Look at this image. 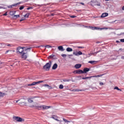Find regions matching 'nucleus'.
<instances>
[{
	"label": "nucleus",
	"instance_id": "35",
	"mask_svg": "<svg viewBox=\"0 0 124 124\" xmlns=\"http://www.w3.org/2000/svg\"><path fill=\"white\" fill-rule=\"evenodd\" d=\"M94 30H100V28L98 27H94Z\"/></svg>",
	"mask_w": 124,
	"mask_h": 124
},
{
	"label": "nucleus",
	"instance_id": "51",
	"mask_svg": "<svg viewBox=\"0 0 124 124\" xmlns=\"http://www.w3.org/2000/svg\"><path fill=\"white\" fill-rule=\"evenodd\" d=\"M104 30H108V28H104Z\"/></svg>",
	"mask_w": 124,
	"mask_h": 124
},
{
	"label": "nucleus",
	"instance_id": "11",
	"mask_svg": "<svg viewBox=\"0 0 124 124\" xmlns=\"http://www.w3.org/2000/svg\"><path fill=\"white\" fill-rule=\"evenodd\" d=\"M44 87H46L47 89H48V90H51V89H53V87L49 86V85L48 84H44L43 85Z\"/></svg>",
	"mask_w": 124,
	"mask_h": 124
},
{
	"label": "nucleus",
	"instance_id": "25",
	"mask_svg": "<svg viewBox=\"0 0 124 124\" xmlns=\"http://www.w3.org/2000/svg\"><path fill=\"white\" fill-rule=\"evenodd\" d=\"M114 90H117V91H120V92H122V90L120 89L119 87L117 86L114 87Z\"/></svg>",
	"mask_w": 124,
	"mask_h": 124
},
{
	"label": "nucleus",
	"instance_id": "34",
	"mask_svg": "<svg viewBox=\"0 0 124 124\" xmlns=\"http://www.w3.org/2000/svg\"><path fill=\"white\" fill-rule=\"evenodd\" d=\"M20 10H22L24 9V6H21L19 8Z\"/></svg>",
	"mask_w": 124,
	"mask_h": 124
},
{
	"label": "nucleus",
	"instance_id": "42",
	"mask_svg": "<svg viewBox=\"0 0 124 124\" xmlns=\"http://www.w3.org/2000/svg\"><path fill=\"white\" fill-rule=\"evenodd\" d=\"M7 15V12H6L4 15L3 16H6Z\"/></svg>",
	"mask_w": 124,
	"mask_h": 124
},
{
	"label": "nucleus",
	"instance_id": "28",
	"mask_svg": "<svg viewBox=\"0 0 124 124\" xmlns=\"http://www.w3.org/2000/svg\"><path fill=\"white\" fill-rule=\"evenodd\" d=\"M59 89H63V85H62V84H60L59 85Z\"/></svg>",
	"mask_w": 124,
	"mask_h": 124
},
{
	"label": "nucleus",
	"instance_id": "2",
	"mask_svg": "<svg viewBox=\"0 0 124 124\" xmlns=\"http://www.w3.org/2000/svg\"><path fill=\"white\" fill-rule=\"evenodd\" d=\"M32 107H39V108H42V110H47V109H49V108H51V106H47L45 105H43L41 106H38V105L34 104L31 106Z\"/></svg>",
	"mask_w": 124,
	"mask_h": 124
},
{
	"label": "nucleus",
	"instance_id": "8",
	"mask_svg": "<svg viewBox=\"0 0 124 124\" xmlns=\"http://www.w3.org/2000/svg\"><path fill=\"white\" fill-rule=\"evenodd\" d=\"M21 58L23 59V60H26L27 58H28V56L27 55V53H23L21 54Z\"/></svg>",
	"mask_w": 124,
	"mask_h": 124
},
{
	"label": "nucleus",
	"instance_id": "57",
	"mask_svg": "<svg viewBox=\"0 0 124 124\" xmlns=\"http://www.w3.org/2000/svg\"><path fill=\"white\" fill-rule=\"evenodd\" d=\"M85 28H88V26H85Z\"/></svg>",
	"mask_w": 124,
	"mask_h": 124
},
{
	"label": "nucleus",
	"instance_id": "22",
	"mask_svg": "<svg viewBox=\"0 0 124 124\" xmlns=\"http://www.w3.org/2000/svg\"><path fill=\"white\" fill-rule=\"evenodd\" d=\"M92 77H87L85 78H82L83 80H86V79H91Z\"/></svg>",
	"mask_w": 124,
	"mask_h": 124
},
{
	"label": "nucleus",
	"instance_id": "52",
	"mask_svg": "<svg viewBox=\"0 0 124 124\" xmlns=\"http://www.w3.org/2000/svg\"><path fill=\"white\" fill-rule=\"evenodd\" d=\"M28 86H32L31 83L30 84H28Z\"/></svg>",
	"mask_w": 124,
	"mask_h": 124
},
{
	"label": "nucleus",
	"instance_id": "1",
	"mask_svg": "<svg viewBox=\"0 0 124 124\" xmlns=\"http://www.w3.org/2000/svg\"><path fill=\"white\" fill-rule=\"evenodd\" d=\"M51 118L53 119V120L57 121V122H59V124H68V123H72V124H73V122L69 121L65 118H63V121L62 120H59L58 119H59V117H58L57 115H53Z\"/></svg>",
	"mask_w": 124,
	"mask_h": 124
},
{
	"label": "nucleus",
	"instance_id": "46",
	"mask_svg": "<svg viewBox=\"0 0 124 124\" xmlns=\"http://www.w3.org/2000/svg\"><path fill=\"white\" fill-rule=\"evenodd\" d=\"M20 102V100H16V103H18V102Z\"/></svg>",
	"mask_w": 124,
	"mask_h": 124
},
{
	"label": "nucleus",
	"instance_id": "40",
	"mask_svg": "<svg viewBox=\"0 0 124 124\" xmlns=\"http://www.w3.org/2000/svg\"><path fill=\"white\" fill-rule=\"evenodd\" d=\"M89 28H91L92 29V30H95V29H94V27H89Z\"/></svg>",
	"mask_w": 124,
	"mask_h": 124
},
{
	"label": "nucleus",
	"instance_id": "31",
	"mask_svg": "<svg viewBox=\"0 0 124 124\" xmlns=\"http://www.w3.org/2000/svg\"><path fill=\"white\" fill-rule=\"evenodd\" d=\"M83 90L76 89L75 92H82Z\"/></svg>",
	"mask_w": 124,
	"mask_h": 124
},
{
	"label": "nucleus",
	"instance_id": "50",
	"mask_svg": "<svg viewBox=\"0 0 124 124\" xmlns=\"http://www.w3.org/2000/svg\"><path fill=\"white\" fill-rule=\"evenodd\" d=\"M122 60H124V56H122Z\"/></svg>",
	"mask_w": 124,
	"mask_h": 124
},
{
	"label": "nucleus",
	"instance_id": "49",
	"mask_svg": "<svg viewBox=\"0 0 124 124\" xmlns=\"http://www.w3.org/2000/svg\"><path fill=\"white\" fill-rule=\"evenodd\" d=\"M100 30L101 31L102 30H104V28H100Z\"/></svg>",
	"mask_w": 124,
	"mask_h": 124
},
{
	"label": "nucleus",
	"instance_id": "60",
	"mask_svg": "<svg viewBox=\"0 0 124 124\" xmlns=\"http://www.w3.org/2000/svg\"><path fill=\"white\" fill-rule=\"evenodd\" d=\"M0 8H1V7H0Z\"/></svg>",
	"mask_w": 124,
	"mask_h": 124
},
{
	"label": "nucleus",
	"instance_id": "39",
	"mask_svg": "<svg viewBox=\"0 0 124 124\" xmlns=\"http://www.w3.org/2000/svg\"><path fill=\"white\" fill-rule=\"evenodd\" d=\"M53 57V55H50V56H49L48 59H51Z\"/></svg>",
	"mask_w": 124,
	"mask_h": 124
},
{
	"label": "nucleus",
	"instance_id": "48",
	"mask_svg": "<svg viewBox=\"0 0 124 124\" xmlns=\"http://www.w3.org/2000/svg\"><path fill=\"white\" fill-rule=\"evenodd\" d=\"M101 76H102V75H97V77H100Z\"/></svg>",
	"mask_w": 124,
	"mask_h": 124
},
{
	"label": "nucleus",
	"instance_id": "47",
	"mask_svg": "<svg viewBox=\"0 0 124 124\" xmlns=\"http://www.w3.org/2000/svg\"><path fill=\"white\" fill-rule=\"evenodd\" d=\"M78 48H83V47H82V46H78Z\"/></svg>",
	"mask_w": 124,
	"mask_h": 124
},
{
	"label": "nucleus",
	"instance_id": "53",
	"mask_svg": "<svg viewBox=\"0 0 124 124\" xmlns=\"http://www.w3.org/2000/svg\"><path fill=\"white\" fill-rule=\"evenodd\" d=\"M122 10H124V6L122 7Z\"/></svg>",
	"mask_w": 124,
	"mask_h": 124
},
{
	"label": "nucleus",
	"instance_id": "37",
	"mask_svg": "<svg viewBox=\"0 0 124 124\" xmlns=\"http://www.w3.org/2000/svg\"><path fill=\"white\" fill-rule=\"evenodd\" d=\"M100 85H101V86H103V85H104V84L103 83V82H100Z\"/></svg>",
	"mask_w": 124,
	"mask_h": 124
},
{
	"label": "nucleus",
	"instance_id": "12",
	"mask_svg": "<svg viewBox=\"0 0 124 124\" xmlns=\"http://www.w3.org/2000/svg\"><path fill=\"white\" fill-rule=\"evenodd\" d=\"M107 16H108V13H104L102 14L101 17L102 18H105V17H107Z\"/></svg>",
	"mask_w": 124,
	"mask_h": 124
},
{
	"label": "nucleus",
	"instance_id": "20",
	"mask_svg": "<svg viewBox=\"0 0 124 124\" xmlns=\"http://www.w3.org/2000/svg\"><path fill=\"white\" fill-rule=\"evenodd\" d=\"M5 95V93L0 92V97H2L3 96Z\"/></svg>",
	"mask_w": 124,
	"mask_h": 124
},
{
	"label": "nucleus",
	"instance_id": "38",
	"mask_svg": "<svg viewBox=\"0 0 124 124\" xmlns=\"http://www.w3.org/2000/svg\"><path fill=\"white\" fill-rule=\"evenodd\" d=\"M121 42H124V39H121L120 40Z\"/></svg>",
	"mask_w": 124,
	"mask_h": 124
},
{
	"label": "nucleus",
	"instance_id": "16",
	"mask_svg": "<svg viewBox=\"0 0 124 124\" xmlns=\"http://www.w3.org/2000/svg\"><path fill=\"white\" fill-rule=\"evenodd\" d=\"M58 48L59 49V51H63V47H62V46H61L58 47Z\"/></svg>",
	"mask_w": 124,
	"mask_h": 124
},
{
	"label": "nucleus",
	"instance_id": "21",
	"mask_svg": "<svg viewBox=\"0 0 124 124\" xmlns=\"http://www.w3.org/2000/svg\"><path fill=\"white\" fill-rule=\"evenodd\" d=\"M89 63H91V64H94V63H95V62H96V61H89Z\"/></svg>",
	"mask_w": 124,
	"mask_h": 124
},
{
	"label": "nucleus",
	"instance_id": "18",
	"mask_svg": "<svg viewBox=\"0 0 124 124\" xmlns=\"http://www.w3.org/2000/svg\"><path fill=\"white\" fill-rule=\"evenodd\" d=\"M66 51H67V52H72L73 51V50L72 49V48H71L70 47H67L66 48Z\"/></svg>",
	"mask_w": 124,
	"mask_h": 124
},
{
	"label": "nucleus",
	"instance_id": "17",
	"mask_svg": "<svg viewBox=\"0 0 124 124\" xmlns=\"http://www.w3.org/2000/svg\"><path fill=\"white\" fill-rule=\"evenodd\" d=\"M58 67V64L57 63H55L52 66V69H56Z\"/></svg>",
	"mask_w": 124,
	"mask_h": 124
},
{
	"label": "nucleus",
	"instance_id": "24",
	"mask_svg": "<svg viewBox=\"0 0 124 124\" xmlns=\"http://www.w3.org/2000/svg\"><path fill=\"white\" fill-rule=\"evenodd\" d=\"M29 16H30V14H29V13H28V14H26V15H25L24 16V17H25V18H29Z\"/></svg>",
	"mask_w": 124,
	"mask_h": 124
},
{
	"label": "nucleus",
	"instance_id": "59",
	"mask_svg": "<svg viewBox=\"0 0 124 124\" xmlns=\"http://www.w3.org/2000/svg\"><path fill=\"white\" fill-rule=\"evenodd\" d=\"M29 49H30V48H27V50H29Z\"/></svg>",
	"mask_w": 124,
	"mask_h": 124
},
{
	"label": "nucleus",
	"instance_id": "30",
	"mask_svg": "<svg viewBox=\"0 0 124 124\" xmlns=\"http://www.w3.org/2000/svg\"><path fill=\"white\" fill-rule=\"evenodd\" d=\"M79 55H83V53L81 51H78V55L79 56Z\"/></svg>",
	"mask_w": 124,
	"mask_h": 124
},
{
	"label": "nucleus",
	"instance_id": "13",
	"mask_svg": "<svg viewBox=\"0 0 124 124\" xmlns=\"http://www.w3.org/2000/svg\"><path fill=\"white\" fill-rule=\"evenodd\" d=\"M81 66H82V65L81 64H77L75 65V67L77 69H78L80 68V67H81Z\"/></svg>",
	"mask_w": 124,
	"mask_h": 124
},
{
	"label": "nucleus",
	"instance_id": "5",
	"mask_svg": "<svg viewBox=\"0 0 124 124\" xmlns=\"http://www.w3.org/2000/svg\"><path fill=\"white\" fill-rule=\"evenodd\" d=\"M27 100V97H23L22 98L19 100V104H24V105H27V103L26 102Z\"/></svg>",
	"mask_w": 124,
	"mask_h": 124
},
{
	"label": "nucleus",
	"instance_id": "9",
	"mask_svg": "<svg viewBox=\"0 0 124 124\" xmlns=\"http://www.w3.org/2000/svg\"><path fill=\"white\" fill-rule=\"evenodd\" d=\"M43 81H39L37 82H34L31 83L32 86H35V85H37L38 84H40V83H43Z\"/></svg>",
	"mask_w": 124,
	"mask_h": 124
},
{
	"label": "nucleus",
	"instance_id": "54",
	"mask_svg": "<svg viewBox=\"0 0 124 124\" xmlns=\"http://www.w3.org/2000/svg\"><path fill=\"white\" fill-rule=\"evenodd\" d=\"M81 4H82V5H84V3H80Z\"/></svg>",
	"mask_w": 124,
	"mask_h": 124
},
{
	"label": "nucleus",
	"instance_id": "29",
	"mask_svg": "<svg viewBox=\"0 0 124 124\" xmlns=\"http://www.w3.org/2000/svg\"><path fill=\"white\" fill-rule=\"evenodd\" d=\"M14 17H16V18H19V17H20V15H14Z\"/></svg>",
	"mask_w": 124,
	"mask_h": 124
},
{
	"label": "nucleus",
	"instance_id": "58",
	"mask_svg": "<svg viewBox=\"0 0 124 124\" xmlns=\"http://www.w3.org/2000/svg\"><path fill=\"white\" fill-rule=\"evenodd\" d=\"M69 56H72V55H69Z\"/></svg>",
	"mask_w": 124,
	"mask_h": 124
},
{
	"label": "nucleus",
	"instance_id": "41",
	"mask_svg": "<svg viewBox=\"0 0 124 124\" xmlns=\"http://www.w3.org/2000/svg\"><path fill=\"white\" fill-rule=\"evenodd\" d=\"M25 20V18H23L22 19L20 20V22H22V21H24Z\"/></svg>",
	"mask_w": 124,
	"mask_h": 124
},
{
	"label": "nucleus",
	"instance_id": "26",
	"mask_svg": "<svg viewBox=\"0 0 124 124\" xmlns=\"http://www.w3.org/2000/svg\"><path fill=\"white\" fill-rule=\"evenodd\" d=\"M73 54L75 56H78V51H74Z\"/></svg>",
	"mask_w": 124,
	"mask_h": 124
},
{
	"label": "nucleus",
	"instance_id": "43",
	"mask_svg": "<svg viewBox=\"0 0 124 124\" xmlns=\"http://www.w3.org/2000/svg\"><path fill=\"white\" fill-rule=\"evenodd\" d=\"M75 17H76V16H71V18H75Z\"/></svg>",
	"mask_w": 124,
	"mask_h": 124
},
{
	"label": "nucleus",
	"instance_id": "44",
	"mask_svg": "<svg viewBox=\"0 0 124 124\" xmlns=\"http://www.w3.org/2000/svg\"><path fill=\"white\" fill-rule=\"evenodd\" d=\"M91 77H92V78H96L97 77V76H92Z\"/></svg>",
	"mask_w": 124,
	"mask_h": 124
},
{
	"label": "nucleus",
	"instance_id": "4",
	"mask_svg": "<svg viewBox=\"0 0 124 124\" xmlns=\"http://www.w3.org/2000/svg\"><path fill=\"white\" fill-rule=\"evenodd\" d=\"M13 119L14 121H16V122H25V119H22L21 117H18V116H14L13 117Z\"/></svg>",
	"mask_w": 124,
	"mask_h": 124
},
{
	"label": "nucleus",
	"instance_id": "3",
	"mask_svg": "<svg viewBox=\"0 0 124 124\" xmlns=\"http://www.w3.org/2000/svg\"><path fill=\"white\" fill-rule=\"evenodd\" d=\"M34 98H35V97H30V98H28V103H30V104H31L30 106L31 107H32V106H31L33 105L34 104H36V105H38V104L33 102V99H34Z\"/></svg>",
	"mask_w": 124,
	"mask_h": 124
},
{
	"label": "nucleus",
	"instance_id": "33",
	"mask_svg": "<svg viewBox=\"0 0 124 124\" xmlns=\"http://www.w3.org/2000/svg\"><path fill=\"white\" fill-rule=\"evenodd\" d=\"M46 48H52V46L49 45L46 46Z\"/></svg>",
	"mask_w": 124,
	"mask_h": 124
},
{
	"label": "nucleus",
	"instance_id": "36",
	"mask_svg": "<svg viewBox=\"0 0 124 124\" xmlns=\"http://www.w3.org/2000/svg\"><path fill=\"white\" fill-rule=\"evenodd\" d=\"M95 5H97V6H100V3H98L97 4H96Z\"/></svg>",
	"mask_w": 124,
	"mask_h": 124
},
{
	"label": "nucleus",
	"instance_id": "55",
	"mask_svg": "<svg viewBox=\"0 0 124 124\" xmlns=\"http://www.w3.org/2000/svg\"><path fill=\"white\" fill-rule=\"evenodd\" d=\"M121 34H124V33H122Z\"/></svg>",
	"mask_w": 124,
	"mask_h": 124
},
{
	"label": "nucleus",
	"instance_id": "23",
	"mask_svg": "<svg viewBox=\"0 0 124 124\" xmlns=\"http://www.w3.org/2000/svg\"><path fill=\"white\" fill-rule=\"evenodd\" d=\"M15 52L14 51L12 50H7L6 51V54H7V53L9 52V54H11L12 52Z\"/></svg>",
	"mask_w": 124,
	"mask_h": 124
},
{
	"label": "nucleus",
	"instance_id": "56",
	"mask_svg": "<svg viewBox=\"0 0 124 124\" xmlns=\"http://www.w3.org/2000/svg\"><path fill=\"white\" fill-rule=\"evenodd\" d=\"M7 46H10V45H8Z\"/></svg>",
	"mask_w": 124,
	"mask_h": 124
},
{
	"label": "nucleus",
	"instance_id": "6",
	"mask_svg": "<svg viewBox=\"0 0 124 124\" xmlns=\"http://www.w3.org/2000/svg\"><path fill=\"white\" fill-rule=\"evenodd\" d=\"M51 64H52V62L50 61L49 62L47 63L45 66H44V69H45V70H49V69H50V67H51Z\"/></svg>",
	"mask_w": 124,
	"mask_h": 124
},
{
	"label": "nucleus",
	"instance_id": "19",
	"mask_svg": "<svg viewBox=\"0 0 124 124\" xmlns=\"http://www.w3.org/2000/svg\"><path fill=\"white\" fill-rule=\"evenodd\" d=\"M16 13V11H11L10 13V15L11 16H13Z\"/></svg>",
	"mask_w": 124,
	"mask_h": 124
},
{
	"label": "nucleus",
	"instance_id": "45",
	"mask_svg": "<svg viewBox=\"0 0 124 124\" xmlns=\"http://www.w3.org/2000/svg\"><path fill=\"white\" fill-rule=\"evenodd\" d=\"M31 9V7H30L27 8V10H29V9Z\"/></svg>",
	"mask_w": 124,
	"mask_h": 124
},
{
	"label": "nucleus",
	"instance_id": "32",
	"mask_svg": "<svg viewBox=\"0 0 124 124\" xmlns=\"http://www.w3.org/2000/svg\"><path fill=\"white\" fill-rule=\"evenodd\" d=\"M62 58H66V54H62Z\"/></svg>",
	"mask_w": 124,
	"mask_h": 124
},
{
	"label": "nucleus",
	"instance_id": "15",
	"mask_svg": "<svg viewBox=\"0 0 124 124\" xmlns=\"http://www.w3.org/2000/svg\"><path fill=\"white\" fill-rule=\"evenodd\" d=\"M88 71H90V69L88 68H85L83 69V72L84 73H87V72H88Z\"/></svg>",
	"mask_w": 124,
	"mask_h": 124
},
{
	"label": "nucleus",
	"instance_id": "10",
	"mask_svg": "<svg viewBox=\"0 0 124 124\" xmlns=\"http://www.w3.org/2000/svg\"><path fill=\"white\" fill-rule=\"evenodd\" d=\"M75 72H76V73H78V74L84 73V71L81 70H78L77 71H75Z\"/></svg>",
	"mask_w": 124,
	"mask_h": 124
},
{
	"label": "nucleus",
	"instance_id": "14",
	"mask_svg": "<svg viewBox=\"0 0 124 124\" xmlns=\"http://www.w3.org/2000/svg\"><path fill=\"white\" fill-rule=\"evenodd\" d=\"M20 3H17L15 4L11 5L10 6H8V8H12L13 7V6H16V5H18L20 4Z\"/></svg>",
	"mask_w": 124,
	"mask_h": 124
},
{
	"label": "nucleus",
	"instance_id": "27",
	"mask_svg": "<svg viewBox=\"0 0 124 124\" xmlns=\"http://www.w3.org/2000/svg\"><path fill=\"white\" fill-rule=\"evenodd\" d=\"M63 82H69L70 81V79H64L62 80Z\"/></svg>",
	"mask_w": 124,
	"mask_h": 124
},
{
	"label": "nucleus",
	"instance_id": "7",
	"mask_svg": "<svg viewBox=\"0 0 124 124\" xmlns=\"http://www.w3.org/2000/svg\"><path fill=\"white\" fill-rule=\"evenodd\" d=\"M23 52H24V47H18L17 48L16 53H17L18 54L22 55L23 54Z\"/></svg>",
	"mask_w": 124,
	"mask_h": 124
}]
</instances>
